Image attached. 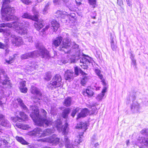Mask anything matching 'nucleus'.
Masks as SVG:
<instances>
[{
  "label": "nucleus",
  "mask_w": 148,
  "mask_h": 148,
  "mask_svg": "<svg viewBox=\"0 0 148 148\" xmlns=\"http://www.w3.org/2000/svg\"><path fill=\"white\" fill-rule=\"evenodd\" d=\"M38 145L37 144H32L29 146V148H37Z\"/></svg>",
  "instance_id": "obj_49"
},
{
  "label": "nucleus",
  "mask_w": 148,
  "mask_h": 148,
  "mask_svg": "<svg viewBox=\"0 0 148 148\" xmlns=\"http://www.w3.org/2000/svg\"><path fill=\"white\" fill-rule=\"evenodd\" d=\"M18 55L17 54L15 53L12 56H9V60H5V62L8 64H10L14 62V60L18 57Z\"/></svg>",
  "instance_id": "obj_26"
},
{
  "label": "nucleus",
  "mask_w": 148,
  "mask_h": 148,
  "mask_svg": "<svg viewBox=\"0 0 148 148\" xmlns=\"http://www.w3.org/2000/svg\"><path fill=\"white\" fill-rule=\"evenodd\" d=\"M20 106L22 107V108L24 110H27L28 109L27 108L24 103Z\"/></svg>",
  "instance_id": "obj_58"
},
{
  "label": "nucleus",
  "mask_w": 148,
  "mask_h": 148,
  "mask_svg": "<svg viewBox=\"0 0 148 148\" xmlns=\"http://www.w3.org/2000/svg\"><path fill=\"white\" fill-rule=\"evenodd\" d=\"M68 18L69 23H74L76 21L74 13L71 14L67 15L66 17Z\"/></svg>",
  "instance_id": "obj_24"
},
{
  "label": "nucleus",
  "mask_w": 148,
  "mask_h": 148,
  "mask_svg": "<svg viewBox=\"0 0 148 148\" xmlns=\"http://www.w3.org/2000/svg\"><path fill=\"white\" fill-rule=\"evenodd\" d=\"M63 38L61 36H58L52 41V45L56 47H59L63 40Z\"/></svg>",
  "instance_id": "obj_19"
},
{
  "label": "nucleus",
  "mask_w": 148,
  "mask_h": 148,
  "mask_svg": "<svg viewBox=\"0 0 148 148\" xmlns=\"http://www.w3.org/2000/svg\"><path fill=\"white\" fill-rule=\"evenodd\" d=\"M107 89V87L106 86L104 87L101 91V94H103V95H104L105 93L106 92Z\"/></svg>",
  "instance_id": "obj_51"
},
{
  "label": "nucleus",
  "mask_w": 148,
  "mask_h": 148,
  "mask_svg": "<svg viewBox=\"0 0 148 148\" xmlns=\"http://www.w3.org/2000/svg\"><path fill=\"white\" fill-rule=\"evenodd\" d=\"M39 55L43 58H48L50 57L49 52L45 47H40L39 49Z\"/></svg>",
  "instance_id": "obj_14"
},
{
  "label": "nucleus",
  "mask_w": 148,
  "mask_h": 148,
  "mask_svg": "<svg viewBox=\"0 0 148 148\" xmlns=\"http://www.w3.org/2000/svg\"><path fill=\"white\" fill-rule=\"evenodd\" d=\"M147 132V130L146 129H143L140 132L141 134L142 135H144L146 134Z\"/></svg>",
  "instance_id": "obj_57"
},
{
  "label": "nucleus",
  "mask_w": 148,
  "mask_h": 148,
  "mask_svg": "<svg viewBox=\"0 0 148 148\" xmlns=\"http://www.w3.org/2000/svg\"><path fill=\"white\" fill-rule=\"evenodd\" d=\"M71 45L70 41L69 39L66 38L62 41V44L59 48V50L60 51H64V49H67L70 47Z\"/></svg>",
  "instance_id": "obj_13"
},
{
  "label": "nucleus",
  "mask_w": 148,
  "mask_h": 148,
  "mask_svg": "<svg viewBox=\"0 0 148 148\" xmlns=\"http://www.w3.org/2000/svg\"><path fill=\"white\" fill-rule=\"evenodd\" d=\"M15 138L16 140L18 142L20 143L23 138L21 137H19L18 136H16L15 137Z\"/></svg>",
  "instance_id": "obj_47"
},
{
  "label": "nucleus",
  "mask_w": 148,
  "mask_h": 148,
  "mask_svg": "<svg viewBox=\"0 0 148 148\" xmlns=\"http://www.w3.org/2000/svg\"><path fill=\"white\" fill-rule=\"evenodd\" d=\"M36 53L35 51L26 53L22 55L21 56V58L22 60L27 59L29 58H32L34 56Z\"/></svg>",
  "instance_id": "obj_21"
},
{
  "label": "nucleus",
  "mask_w": 148,
  "mask_h": 148,
  "mask_svg": "<svg viewBox=\"0 0 148 148\" xmlns=\"http://www.w3.org/2000/svg\"><path fill=\"white\" fill-rule=\"evenodd\" d=\"M96 13L95 12H93L92 14L91 15V18L93 19H95Z\"/></svg>",
  "instance_id": "obj_59"
},
{
  "label": "nucleus",
  "mask_w": 148,
  "mask_h": 148,
  "mask_svg": "<svg viewBox=\"0 0 148 148\" xmlns=\"http://www.w3.org/2000/svg\"><path fill=\"white\" fill-rule=\"evenodd\" d=\"M61 0H53V2L54 3L59 4Z\"/></svg>",
  "instance_id": "obj_63"
},
{
  "label": "nucleus",
  "mask_w": 148,
  "mask_h": 148,
  "mask_svg": "<svg viewBox=\"0 0 148 148\" xmlns=\"http://www.w3.org/2000/svg\"><path fill=\"white\" fill-rule=\"evenodd\" d=\"M88 79V76H85L82 78L80 80V84L83 86H85Z\"/></svg>",
  "instance_id": "obj_32"
},
{
  "label": "nucleus",
  "mask_w": 148,
  "mask_h": 148,
  "mask_svg": "<svg viewBox=\"0 0 148 148\" xmlns=\"http://www.w3.org/2000/svg\"><path fill=\"white\" fill-rule=\"evenodd\" d=\"M31 93L33 95H36L40 97L42 96V94L38 88L34 86H32L30 90Z\"/></svg>",
  "instance_id": "obj_22"
},
{
  "label": "nucleus",
  "mask_w": 148,
  "mask_h": 148,
  "mask_svg": "<svg viewBox=\"0 0 148 148\" xmlns=\"http://www.w3.org/2000/svg\"><path fill=\"white\" fill-rule=\"evenodd\" d=\"M89 3L93 6V8H94L96 5V0H88Z\"/></svg>",
  "instance_id": "obj_37"
},
{
  "label": "nucleus",
  "mask_w": 148,
  "mask_h": 148,
  "mask_svg": "<svg viewBox=\"0 0 148 148\" xmlns=\"http://www.w3.org/2000/svg\"><path fill=\"white\" fill-rule=\"evenodd\" d=\"M11 2L10 0H3L2 1L1 14L2 19L5 21H18L19 20L17 17L14 15L16 12L14 7L8 4Z\"/></svg>",
  "instance_id": "obj_2"
},
{
  "label": "nucleus",
  "mask_w": 148,
  "mask_h": 148,
  "mask_svg": "<svg viewBox=\"0 0 148 148\" xmlns=\"http://www.w3.org/2000/svg\"><path fill=\"white\" fill-rule=\"evenodd\" d=\"M88 126L86 122L81 121L79 123H77L75 126V128L78 129V136L76 137L75 140V142L77 145L82 142V137L83 136L84 132L88 129Z\"/></svg>",
  "instance_id": "obj_5"
},
{
  "label": "nucleus",
  "mask_w": 148,
  "mask_h": 148,
  "mask_svg": "<svg viewBox=\"0 0 148 148\" xmlns=\"http://www.w3.org/2000/svg\"><path fill=\"white\" fill-rule=\"evenodd\" d=\"M97 75L99 77L100 79H101L103 77V75L101 74V73L98 74Z\"/></svg>",
  "instance_id": "obj_64"
},
{
  "label": "nucleus",
  "mask_w": 148,
  "mask_h": 148,
  "mask_svg": "<svg viewBox=\"0 0 148 148\" xmlns=\"http://www.w3.org/2000/svg\"><path fill=\"white\" fill-rule=\"evenodd\" d=\"M95 73H96L97 75L98 74L100 73H101V71L99 69H95Z\"/></svg>",
  "instance_id": "obj_62"
},
{
  "label": "nucleus",
  "mask_w": 148,
  "mask_h": 148,
  "mask_svg": "<svg viewBox=\"0 0 148 148\" xmlns=\"http://www.w3.org/2000/svg\"><path fill=\"white\" fill-rule=\"evenodd\" d=\"M72 98L71 97H68L65 99L63 104L64 106L66 107L70 106L71 105Z\"/></svg>",
  "instance_id": "obj_25"
},
{
  "label": "nucleus",
  "mask_w": 148,
  "mask_h": 148,
  "mask_svg": "<svg viewBox=\"0 0 148 148\" xmlns=\"http://www.w3.org/2000/svg\"><path fill=\"white\" fill-rule=\"evenodd\" d=\"M79 109L78 108H76L74 109L71 114V116L73 117H74L77 113L79 111Z\"/></svg>",
  "instance_id": "obj_34"
},
{
  "label": "nucleus",
  "mask_w": 148,
  "mask_h": 148,
  "mask_svg": "<svg viewBox=\"0 0 148 148\" xmlns=\"http://www.w3.org/2000/svg\"><path fill=\"white\" fill-rule=\"evenodd\" d=\"M21 1L24 4L29 5L32 3L31 0H21Z\"/></svg>",
  "instance_id": "obj_38"
},
{
  "label": "nucleus",
  "mask_w": 148,
  "mask_h": 148,
  "mask_svg": "<svg viewBox=\"0 0 148 148\" xmlns=\"http://www.w3.org/2000/svg\"><path fill=\"white\" fill-rule=\"evenodd\" d=\"M51 130L49 129H46L42 131L41 128L36 127L33 130L32 134L39 137H42L48 135L51 132Z\"/></svg>",
  "instance_id": "obj_8"
},
{
  "label": "nucleus",
  "mask_w": 148,
  "mask_h": 148,
  "mask_svg": "<svg viewBox=\"0 0 148 148\" xmlns=\"http://www.w3.org/2000/svg\"><path fill=\"white\" fill-rule=\"evenodd\" d=\"M94 89L90 86L87 87L85 90L83 91L82 94L84 95H86L89 97H91L94 95Z\"/></svg>",
  "instance_id": "obj_17"
},
{
  "label": "nucleus",
  "mask_w": 148,
  "mask_h": 148,
  "mask_svg": "<svg viewBox=\"0 0 148 148\" xmlns=\"http://www.w3.org/2000/svg\"><path fill=\"white\" fill-rule=\"evenodd\" d=\"M49 27L50 26L49 25H46L45 26V27L42 29L41 31V32H42L43 34H45L46 32L47 31Z\"/></svg>",
  "instance_id": "obj_36"
},
{
  "label": "nucleus",
  "mask_w": 148,
  "mask_h": 148,
  "mask_svg": "<svg viewBox=\"0 0 148 148\" xmlns=\"http://www.w3.org/2000/svg\"><path fill=\"white\" fill-rule=\"evenodd\" d=\"M142 143L144 145L148 146V139L147 140H145V138H143V139L142 141Z\"/></svg>",
  "instance_id": "obj_42"
},
{
  "label": "nucleus",
  "mask_w": 148,
  "mask_h": 148,
  "mask_svg": "<svg viewBox=\"0 0 148 148\" xmlns=\"http://www.w3.org/2000/svg\"><path fill=\"white\" fill-rule=\"evenodd\" d=\"M52 76L51 72L48 71L45 73L43 79L45 81H49L51 79Z\"/></svg>",
  "instance_id": "obj_27"
},
{
  "label": "nucleus",
  "mask_w": 148,
  "mask_h": 148,
  "mask_svg": "<svg viewBox=\"0 0 148 148\" xmlns=\"http://www.w3.org/2000/svg\"><path fill=\"white\" fill-rule=\"evenodd\" d=\"M8 29H4L3 28H0V32L1 33H6L8 35H10V32H8L7 31L8 30Z\"/></svg>",
  "instance_id": "obj_39"
},
{
  "label": "nucleus",
  "mask_w": 148,
  "mask_h": 148,
  "mask_svg": "<svg viewBox=\"0 0 148 148\" xmlns=\"http://www.w3.org/2000/svg\"><path fill=\"white\" fill-rule=\"evenodd\" d=\"M112 49L114 51H116L117 47L115 44H112L111 45Z\"/></svg>",
  "instance_id": "obj_52"
},
{
  "label": "nucleus",
  "mask_w": 148,
  "mask_h": 148,
  "mask_svg": "<svg viewBox=\"0 0 148 148\" xmlns=\"http://www.w3.org/2000/svg\"><path fill=\"white\" fill-rule=\"evenodd\" d=\"M8 142L5 139L1 140H0V146H7L8 145Z\"/></svg>",
  "instance_id": "obj_33"
},
{
  "label": "nucleus",
  "mask_w": 148,
  "mask_h": 148,
  "mask_svg": "<svg viewBox=\"0 0 148 148\" xmlns=\"http://www.w3.org/2000/svg\"><path fill=\"white\" fill-rule=\"evenodd\" d=\"M56 127L57 130H61L62 128V123L60 120H57L56 123Z\"/></svg>",
  "instance_id": "obj_30"
},
{
  "label": "nucleus",
  "mask_w": 148,
  "mask_h": 148,
  "mask_svg": "<svg viewBox=\"0 0 148 148\" xmlns=\"http://www.w3.org/2000/svg\"><path fill=\"white\" fill-rule=\"evenodd\" d=\"M91 63V59L88 56L83 57L80 60V65L84 69H87L88 65Z\"/></svg>",
  "instance_id": "obj_9"
},
{
  "label": "nucleus",
  "mask_w": 148,
  "mask_h": 148,
  "mask_svg": "<svg viewBox=\"0 0 148 148\" xmlns=\"http://www.w3.org/2000/svg\"><path fill=\"white\" fill-rule=\"evenodd\" d=\"M13 27L12 22L11 23H0V28L8 27L12 28Z\"/></svg>",
  "instance_id": "obj_28"
},
{
  "label": "nucleus",
  "mask_w": 148,
  "mask_h": 148,
  "mask_svg": "<svg viewBox=\"0 0 148 148\" xmlns=\"http://www.w3.org/2000/svg\"><path fill=\"white\" fill-rule=\"evenodd\" d=\"M51 29L53 32H56L60 27V24L56 20L53 19L51 22Z\"/></svg>",
  "instance_id": "obj_18"
},
{
  "label": "nucleus",
  "mask_w": 148,
  "mask_h": 148,
  "mask_svg": "<svg viewBox=\"0 0 148 148\" xmlns=\"http://www.w3.org/2000/svg\"><path fill=\"white\" fill-rule=\"evenodd\" d=\"M0 83L2 85H0V93H4L3 90L4 88V86H6L5 88H11L12 87V83L11 80L8 75L6 74L4 70L0 69Z\"/></svg>",
  "instance_id": "obj_4"
},
{
  "label": "nucleus",
  "mask_w": 148,
  "mask_h": 148,
  "mask_svg": "<svg viewBox=\"0 0 148 148\" xmlns=\"http://www.w3.org/2000/svg\"><path fill=\"white\" fill-rule=\"evenodd\" d=\"M26 82L25 81H23L20 82L19 88L25 87L26 86Z\"/></svg>",
  "instance_id": "obj_40"
},
{
  "label": "nucleus",
  "mask_w": 148,
  "mask_h": 148,
  "mask_svg": "<svg viewBox=\"0 0 148 148\" xmlns=\"http://www.w3.org/2000/svg\"><path fill=\"white\" fill-rule=\"evenodd\" d=\"M90 112V111L87 108H84L82 109L80 112L77 114L76 119L78 120L81 118L86 117L88 114L89 115Z\"/></svg>",
  "instance_id": "obj_16"
},
{
  "label": "nucleus",
  "mask_w": 148,
  "mask_h": 148,
  "mask_svg": "<svg viewBox=\"0 0 148 148\" xmlns=\"http://www.w3.org/2000/svg\"><path fill=\"white\" fill-rule=\"evenodd\" d=\"M39 20L38 17V20L37 21H35L36 22L34 24V27L37 31L40 30L44 25L43 23V20L42 19L40 21H38Z\"/></svg>",
  "instance_id": "obj_20"
},
{
  "label": "nucleus",
  "mask_w": 148,
  "mask_h": 148,
  "mask_svg": "<svg viewBox=\"0 0 148 148\" xmlns=\"http://www.w3.org/2000/svg\"><path fill=\"white\" fill-rule=\"evenodd\" d=\"M18 103L20 104V106L23 103V101L20 98H18L16 99Z\"/></svg>",
  "instance_id": "obj_54"
},
{
  "label": "nucleus",
  "mask_w": 148,
  "mask_h": 148,
  "mask_svg": "<svg viewBox=\"0 0 148 148\" xmlns=\"http://www.w3.org/2000/svg\"><path fill=\"white\" fill-rule=\"evenodd\" d=\"M66 148H73V145L71 144H67L66 145Z\"/></svg>",
  "instance_id": "obj_55"
},
{
  "label": "nucleus",
  "mask_w": 148,
  "mask_h": 148,
  "mask_svg": "<svg viewBox=\"0 0 148 148\" xmlns=\"http://www.w3.org/2000/svg\"><path fill=\"white\" fill-rule=\"evenodd\" d=\"M91 110L90 111L89 115H92L96 114L97 113L98 110L95 106H92L91 107Z\"/></svg>",
  "instance_id": "obj_31"
},
{
  "label": "nucleus",
  "mask_w": 148,
  "mask_h": 148,
  "mask_svg": "<svg viewBox=\"0 0 148 148\" xmlns=\"http://www.w3.org/2000/svg\"><path fill=\"white\" fill-rule=\"evenodd\" d=\"M74 73L73 71L67 70L65 71L64 78L66 80L71 82L74 79Z\"/></svg>",
  "instance_id": "obj_15"
},
{
  "label": "nucleus",
  "mask_w": 148,
  "mask_h": 148,
  "mask_svg": "<svg viewBox=\"0 0 148 148\" xmlns=\"http://www.w3.org/2000/svg\"><path fill=\"white\" fill-rule=\"evenodd\" d=\"M104 95H103V94H99L97 96L96 98L97 100L100 101L102 99Z\"/></svg>",
  "instance_id": "obj_43"
},
{
  "label": "nucleus",
  "mask_w": 148,
  "mask_h": 148,
  "mask_svg": "<svg viewBox=\"0 0 148 148\" xmlns=\"http://www.w3.org/2000/svg\"><path fill=\"white\" fill-rule=\"evenodd\" d=\"M20 143L21 144L25 145H27L29 144V143L26 141L23 138L21 140Z\"/></svg>",
  "instance_id": "obj_46"
},
{
  "label": "nucleus",
  "mask_w": 148,
  "mask_h": 148,
  "mask_svg": "<svg viewBox=\"0 0 148 148\" xmlns=\"http://www.w3.org/2000/svg\"><path fill=\"white\" fill-rule=\"evenodd\" d=\"M66 12H65L61 10H58L56 12V14L58 15V17H60L62 18H65L66 17L67 15L66 14Z\"/></svg>",
  "instance_id": "obj_29"
},
{
  "label": "nucleus",
  "mask_w": 148,
  "mask_h": 148,
  "mask_svg": "<svg viewBox=\"0 0 148 148\" xmlns=\"http://www.w3.org/2000/svg\"><path fill=\"white\" fill-rule=\"evenodd\" d=\"M19 89L22 93H26L27 92V89L26 87L20 88Z\"/></svg>",
  "instance_id": "obj_41"
},
{
  "label": "nucleus",
  "mask_w": 148,
  "mask_h": 148,
  "mask_svg": "<svg viewBox=\"0 0 148 148\" xmlns=\"http://www.w3.org/2000/svg\"><path fill=\"white\" fill-rule=\"evenodd\" d=\"M68 124L67 123H65L64 124V125L62 126V128L61 130H62L63 132L65 133L66 132V130L68 128Z\"/></svg>",
  "instance_id": "obj_35"
},
{
  "label": "nucleus",
  "mask_w": 148,
  "mask_h": 148,
  "mask_svg": "<svg viewBox=\"0 0 148 148\" xmlns=\"http://www.w3.org/2000/svg\"><path fill=\"white\" fill-rule=\"evenodd\" d=\"M3 121H2L1 123V124L3 126L5 127L7 126V122H6V121L3 120Z\"/></svg>",
  "instance_id": "obj_50"
},
{
  "label": "nucleus",
  "mask_w": 148,
  "mask_h": 148,
  "mask_svg": "<svg viewBox=\"0 0 148 148\" xmlns=\"http://www.w3.org/2000/svg\"><path fill=\"white\" fill-rule=\"evenodd\" d=\"M117 3L119 5H121L123 4V0H117Z\"/></svg>",
  "instance_id": "obj_60"
},
{
  "label": "nucleus",
  "mask_w": 148,
  "mask_h": 148,
  "mask_svg": "<svg viewBox=\"0 0 148 148\" xmlns=\"http://www.w3.org/2000/svg\"><path fill=\"white\" fill-rule=\"evenodd\" d=\"M71 111V109L69 108H65L62 113V116L64 119L68 118V115Z\"/></svg>",
  "instance_id": "obj_23"
},
{
  "label": "nucleus",
  "mask_w": 148,
  "mask_h": 148,
  "mask_svg": "<svg viewBox=\"0 0 148 148\" xmlns=\"http://www.w3.org/2000/svg\"><path fill=\"white\" fill-rule=\"evenodd\" d=\"M79 69H78L77 66H76L74 68V72L75 73V74L76 76H77L79 75Z\"/></svg>",
  "instance_id": "obj_44"
},
{
  "label": "nucleus",
  "mask_w": 148,
  "mask_h": 148,
  "mask_svg": "<svg viewBox=\"0 0 148 148\" xmlns=\"http://www.w3.org/2000/svg\"><path fill=\"white\" fill-rule=\"evenodd\" d=\"M19 116H12L10 118L11 120L14 123L18 128L23 130H26L28 128L27 125H24L20 123L21 122H24L28 120V117L27 115L22 111H20L19 113Z\"/></svg>",
  "instance_id": "obj_3"
},
{
  "label": "nucleus",
  "mask_w": 148,
  "mask_h": 148,
  "mask_svg": "<svg viewBox=\"0 0 148 148\" xmlns=\"http://www.w3.org/2000/svg\"><path fill=\"white\" fill-rule=\"evenodd\" d=\"M32 110L33 111L30 116L37 125L41 127L43 126L44 124L47 126L51 125L52 121L47 119V112L44 109H41L40 113L37 106L33 107Z\"/></svg>",
  "instance_id": "obj_1"
},
{
  "label": "nucleus",
  "mask_w": 148,
  "mask_h": 148,
  "mask_svg": "<svg viewBox=\"0 0 148 148\" xmlns=\"http://www.w3.org/2000/svg\"><path fill=\"white\" fill-rule=\"evenodd\" d=\"M11 37L12 38L11 43L13 46L18 47L23 44V41L21 37L13 35H12Z\"/></svg>",
  "instance_id": "obj_10"
},
{
  "label": "nucleus",
  "mask_w": 148,
  "mask_h": 148,
  "mask_svg": "<svg viewBox=\"0 0 148 148\" xmlns=\"http://www.w3.org/2000/svg\"><path fill=\"white\" fill-rule=\"evenodd\" d=\"M101 80V82L102 83V84L105 86H106L107 85V84L106 82V80L104 79L103 78V77L101 79H100Z\"/></svg>",
  "instance_id": "obj_45"
},
{
  "label": "nucleus",
  "mask_w": 148,
  "mask_h": 148,
  "mask_svg": "<svg viewBox=\"0 0 148 148\" xmlns=\"http://www.w3.org/2000/svg\"><path fill=\"white\" fill-rule=\"evenodd\" d=\"M12 23L13 28L16 29V32L18 34L21 35L27 34V30L23 26V23L15 21L12 22Z\"/></svg>",
  "instance_id": "obj_7"
},
{
  "label": "nucleus",
  "mask_w": 148,
  "mask_h": 148,
  "mask_svg": "<svg viewBox=\"0 0 148 148\" xmlns=\"http://www.w3.org/2000/svg\"><path fill=\"white\" fill-rule=\"evenodd\" d=\"M72 47L73 49L78 48V46L75 42H73L72 44Z\"/></svg>",
  "instance_id": "obj_53"
},
{
  "label": "nucleus",
  "mask_w": 148,
  "mask_h": 148,
  "mask_svg": "<svg viewBox=\"0 0 148 148\" xmlns=\"http://www.w3.org/2000/svg\"><path fill=\"white\" fill-rule=\"evenodd\" d=\"M79 70L80 73L83 76L87 75V74L84 72L81 69H80Z\"/></svg>",
  "instance_id": "obj_56"
},
{
  "label": "nucleus",
  "mask_w": 148,
  "mask_h": 148,
  "mask_svg": "<svg viewBox=\"0 0 148 148\" xmlns=\"http://www.w3.org/2000/svg\"><path fill=\"white\" fill-rule=\"evenodd\" d=\"M39 17V15L38 12H35L33 16L27 12L23 13L22 16V17L23 18L30 19L34 21H37Z\"/></svg>",
  "instance_id": "obj_12"
},
{
  "label": "nucleus",
  "mask_w": 148,
  "mask_h": 148,
  "mask_svg": "<svg viewBox=\"0 0 148 148\" xmlns=\"http://www.w3.org/2000/svg\"><path fill=\"white\" fill-rule=\"evenodd\" d=\"M5 119V116L2 114H0V121L1 120H4Z\"/></svg>",
  "instance_id": "obj_61"
},
{
  "label": "nucleus",
  "mask_w": 148,
  "mask_h": 148,
  "mask_svg": "<svg viewBox=\"0 0 148 148\" xmlns=\"http://www.w3.org/2000/svg\"><path fill=\"white\" fill-rule=\"evenodd\" d=\"M43 142H49L53 144L57 145L59 143L60 138L55 135H53L49 138H45L40 140Z\"/></svg>",
  "instance_id": "obj_11"
},
{
  "label": "nucleus",
  "mask_w": 148,
  "mask_h": 148,
  "mask_svg": "<svg viewBox=\"0 0 148 148\" xmlns=\"http://www.w3.org/2000/svg\"><path fill=\"white\" fill-rule=\"evenodd\" d=\"M63 85L61 76L59 74H56L53 76L52 81L48 84L47 86L49 88L52 89L62 87Z\"/></svg>",
  "instance_id": "obj_6"
},
{
  "label": "nucleus",
  "mask_w": 148,
  "mask_h": 148,
  "mask_svg": "<svg viewBox=\"0 0 148 148\" xmlns=\"http://www.w3.org/2000/svg\"><path fill=\"white\" fill-rule=\"evenodd\" d=\"M6 47V45L1 42H0V49H4Z\"/></svg>",
  "instance_id": "obj_48"
}]
</instances>
